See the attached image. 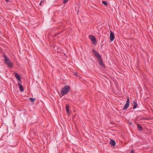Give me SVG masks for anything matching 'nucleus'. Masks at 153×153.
<instances>
[{
    "label": "nucleus",
    "mask_w": 153,
    "mask_h": 153,
    "mask_svg": "<svg viewBox=\"0 0 153 153\" xmlns=\"http://www.w3.org/2000/svg\"><path fill=\"white\" fill-rule=\"evenodd\" d=\"M74 74L76 76H78L77 74L76 73H74Z\"/></svg>",
    "instance_id": "obj_19"
},
{
    "label": "nucleus",
    "mask_w": 153,
    "mask_h": 153,
    "mask_svg": "<svg viewBox=\"0 0 153 153\" xmlns=\"http://www.w3.org/2000/svg\"><path fill=\"white\" fill-rule=\"evenodd\" d=\"M133 109H135L137 107V102L136 100H134L133 101Z\"/></svg>",
    "instance_id": "obj_9"
},
{
    "label": "nucleus",
    "mask_w": 153,
    "mask_h": 153,
    "mask_svg": "<svg viewBox=\"0 0 153 153\" xmlns=\"http://www.w3.org/2000/svg\"><path fill=\"white\" fill-rule=\"evenodd\" d=\"M68 1V0H63V2L65 4L67 3Z\"/></svg>",
    "instance_id": "obj_16"
},
{
    "label": "nucleus",
    "mask_w": 153,
    "mask_h": 153,
    "mask_svg": "<svg viewBox=\"0 0 153 153\" xmlns=\"http://www.w3.org/2000/svg\"><path fill=\"white\" fill-rule=\"evenodd\" d=\"M60 33H58L57 34H56L55 35V36H56V35H57L58 34H59Z\"/></svg>",
    "instance_id": "obj_23"
},
{
    "label": "nucleus",
    "mask_w": 153,
    "mask_h": 153,
    "mask_svg": "<svg viewBox=\"0 0 153 153\" xmlns=\"http://www.w3.org/2000/svg\"><path fill=\"white\" fill-rule=\"evenodd\" d=\"M5 1L6 2H8L9 1V0H5Z\"/></svg>",
    "instance_id": "obj_22"
},
{
    "label": "nucleus",
    "mask_w": 153,
    "mask_h": 153,
    "mask_svg": "<svg viewBox=\"0 0 153 153\" xmlns=\"http://www.w3.org/2000/svg\"><path fill=\"white\" fill-rule=\"evenodd\" d=\"M110 144L112 146H114L115 145L116 143L114 140H111L110 141Z\"/></svg>",
    "instance_id": "obj_10"
},
{
    "label": "nucleus",
    "mask_w": 153,
    "mask_h": 153,
    "mask_svg": "<svg viewBox=\"0 0 153 153\" xmlns=\"http://www.w3.org/2000/svg\"><path fill=\"white\" fill-rule=\"evenodd\" d=\"M30 100L32 102H33L35 101V99L32 98V97L30 98Z\"/></svg>",
    "instance_id": "obj_14"
},
{
    "label": "nucleus",
    "mask_w": 153,
    "mask_h": 153,
    "mask_svg": "<svg viewBox=\"0 0 153 153\" xmlns=\"http://www.w3.org/2000/svg\"><path fill=\"white\" fill-rule=\"evenodd\" d=\"M3 58H4V62L10 67L11 68L12 67L13 65L12 62L10 61L7 57L6 55L4 54L3 56Z\"/></svg>",
    "instance_id": "obj_2"
},
{
    "label": "nucleus",
    "mask_w": 153,
    "mask_h": 153,
    "mask_svg": "<svg viewBox=\"0 0 153 153\" xmlns=\"http://www.w3.org/2000/svg\"><path fill=\"white\" fill-rule=\"evenodd\" d=\"M131 153H134V151L133 150H131Z\"/></svg>",
    "instance_id": "obj_18"
},
{
    "label": "nucleus",
    "mask_w": 153,
    "mask_h": 153,
    "mask_svg": "<svg viewBox=\"0 0 153 153\" xmlns=\"http://www.w3.org/2000/svg\"><path fill=\"white\" fill-rule=\"evenodd\" d=\"M102 3L105 5H106L107 4V2L104 1H102Z\"/></svg>",
    "instance_id": "obj_15"
},
{
    "label": "nucleus",
    "mask_w": 153,
    "mask_h": 153,
    "mask_svg": "<svg viewBox=\"0 0 153 153\" xmlns=\"http://www.w3.org/2000/svg\"><path fill=\"white\" fill-rule=\"evenodd\" d=\"M145 149H146L145 148H144V150Z\"/></svg>",
    "instance_id": "obj_24"
},
{
    "label": "nucleus",
    "mask_w": 153,
    "mask_h": 153,
    "mask_svg": "<svg viewBox=\"0 0 153 153\" xmlns=\"http://www.w3.org/2000/svg\"><path fill=\"white\" fill-rule=\"evenodd\" d=\"M129 97H128L127 98V101H126V103L125 105H124V107L123 108V110H125L127 109L128 107L129 106Z\"/></svg>",
    "instance_id": "obj_3"
},
{
    "label": "nucleus",
    "mask_w": 153,
    "mask_h": 153,
    "mask_svg": "<svg viewBox=\"0 0 153 153\" xmlns=\"http://www.w3.org/2000/svg\"><path fill=\"white\" fill-rule=\"evenodd\" d=\"M110 38L111 42L114 39V36L112 31H111L110 33Z\"/></svg>",
    "instance_id": "obj_5"
},
{
    "label": "nucleus",
    "mask_w": 153,
    "mask_h": 153,
    "mask_svg": "<svg viewBox=\"0 0 153 153\" xmlns=\"http://www.w3.org/2000/svg\"><path fill=\"white\" fill-rule=\"evenodd\" d=\"M92 51L94 53V54L96 53L97 52V51L95 50H94V49H93L92 50Z\"/></svg>",
    "instance_id": "obj_17"
},
{
    "label": "nucleus",
    "mask_w": 153,
    "mask_h": 153,
    "mask_svg": "<svg viewBox=\"0 0 153 153\" xmlns=\"http://www.w3.org/2000/svg\"><path fill=\"white\" fill-rule=\"evenodd\" d=\"M66 110L67 114H70V112L69 111V106L68 105H66Z\"/></svg>",
    "instance_id": "obj_11"
},
{
    "label": "nucleus",
    "mask_w": 153,
    "mask_h": 153,
    "mask_svg": "<svg viewBox=\"0 0 153 153\" xmlns=\"http://www.w3.org/2000/svg\"><path fill=\"white\" fill-rule=\"evenodd\" d=\"M21 83L20 82H18V85L19 86L20 90L22 92H23L24 91V88Z\"/></svg>",
    "instance_id": "obj_7"
},
{
    "label": "nucleus",
    "mask_w": 153,
    "mask_h": 153,
    "mask_svg": "<svg viewBox=\"0 0 153 153\" xmlns=\"http://www.w3.org/2000/svg\"><path fill=\"white\" fill-rule=\"evenodd\" d=\"M14 74L16 78L19 80V82L21 83V78L19 74L18 73L15 72L14 73Z\"/></svg>",
    "instance_id": "obj_6"
},
{
    "label": "nucleus",
    "mask_w": 153,
    "mask_h": 153,
    "mask_svg": "<svg viewBox=\"0 0 153 153\" xmlns=\"http://www.w3.org/2000/svg\"><path fill=\"white\" fill-rule=\"evenodd\" d=\"M99 64L102 67L104 66V65L102 62V59L101 58L98 59Z\"/></svg>",
    "instance_id": "obj_8"
},
{
    "label": "nucleus",
    "mask_w": 153,
    "mask_h": 153,
    "mask_svg": "<svg viewBox=\"0 0 153 153\" xmlns=\"http://www.w3.org/2000/svg\"><path fill=\"white\" fill-rule=\"evenodd\" d=\"M94 54L96 57H97L98 59L101 58L100 54L97 52L96 53H94Z\"/></svg>",
    "instance_id": "obj_12"
},
{
    "label": "nucleus",
    "mask_w": 153,
    "mask_h": 153,
    "mask_svg": "<svg viewBox=\"0 0 153 153\" xmlns=\"http://www.w3.org/2000/svg\"><path fill=\"white\" fill-rule=\"evenodd\" d=\"M149 119V118H145L144 117V120H148Z\"/></svg>",
    "instance_id": "obj_21"
},
{
    "label": "nucleus",
    "mask_w": 153,
    "mask_h": 153,
    "mask_svg": "<svg viewBox=\"0 0 153 153\" xmlns=\"http://www.w3.org/2000/svg\"><path fill=\"white\" fill-rule=\"evenodd\" d=\"M89 38L93 43L94 44L96 42V39L94 36L92 35H90Z\"/></svg>",
    "instance_id": "obj_4"
},
{
    "label": "nucleus",
    "mask_w": 153,
    "mask_h": 153,
    "mask_svg": "<svg viewBox=\"0 0 153 153\" xmlns=\"http://www.w3.org/2000/svg\"><path fill=\"white\" fill-rule=\"evenodd\" d=\"M42 1H41L40 2L39 4H40V6H41V5H42Z\"/></svg>",
    "instance_id": "obj_20"
},
{
    "label": "nucleus",
    "mask_w": 153,
    "mask_h": 153,
    "mask_svg": "<svg viewBox=\"0 0 153 153\" xmlns=\"http://www.w3.org/2000/svg\"><path fill=\"white\" fill-rule=\"evenodd\" d=\"M137 127L139 130L140 131H142V126L138 124H137Z\"/></svg>",
    "instance_id": "obj_13"
},
{
    "label": "nucleus",
    "mask_w": 153,
    "mask_h": 153,
    "mask_svg": "<svg viewBox=\"0 0 153 153\" xmlns=\"http://www.w3.org/2000/svg\"><path fill=\"white\" fill-rule=\"evenodd\" d=\"M70 89V87L68 85H66L63 88L61 91V94L64 95L67 94Z\"/></svg>",
    "instance_id": "obj_1"
}]
</instances>
